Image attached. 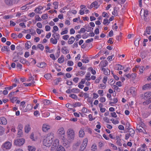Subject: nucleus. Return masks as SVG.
<instances>
[{"label": "nucleus", "instance_id": "39", "mask_svg": "<svg viewBox=\"0 0 151 151\" xmlns=\"http://www.w3.org/2000/svg\"><path fill=\"white\" fill-rule=\"evenodd\" d=\"M68 32V30L67 28H65L64 30L60 34L61 35H63L64 34H67Z\"/></svg>", "mask_w": 151, "mask_h": 151}, {"label": "nucleus", "instance_id": "51", "mask_svg": "<svg viewBox=\"0 0 151 151\" xmlns=\"http://www.w3.org/2000/svg\"><path fill=\"white\" fill-rule=\"evenodd\" d=\"M31 43L29 42V43H25L26 48L27 49H29L31 47Z\"/></svg>", "mask_w": 151, "mask_h": 151}, {"label": "nucleus", "instance_id": "55", "mask_svg": "<svg viewBox=\"0 0 151 151\" xmlns=\"http://www.w3.org/2000/svg\"><path fill=\"white\" fill-rule=\"evenodd\" d=\"M86 147H85V146H84L83 145H81L80 147L79 151H83Z\"/></svg>", "mask_w": 151, "mask_h": 151}, {"label": "nucleus", "instance_id": "53", "mask_svg": "<svg viewBox=\"0 0 151 151\" xmlns=\"http://www.w3.org/2000/svg\"><path fill=\"white\" fill-rule=\"evenodd\" d=\"M23 127L22 124H19L17 127L18 130H22Z\"/></svg>", "mask_w": 151, "mask_h": 151}, {"label": "nucleus", "instance_id": "61", "mask_svg": "<svg viewBox=\"0 0 151 151\" xmlns=\"http://www.w3.org/2000/svg\"><path fill=\"white\" fill-rule=\"evenodd\" d=\"M82 61L83 63H86L89 62V60L87 59H83L82 60Z\"/></svg>", "mask_w": 151, "mask_h": 151}, {"label": "nucleus", "instance_id": "6", "mask_svg": "<svg viewBox=\"0 0 151 151\" xmlns=\"http://www.w3.org/2000/svg\"><path fill=\"white\" fill-rule=\"evenodd\" d=\"M67 134L68 136V137L69 139H73L74 137V130L71 129H69L67 132Z\"/></svg>", "mask_w": 151, "mask_h": 151}, {"label": "nucleus", "instance_id": "3", "mask_svg": "<svg viewBox=\"0 0 151 151\" xmlns=\"http://www.w3.org/2000/svg\"><path fill=\"white\" fill-rule=\"evenodd\" d=\"M58 136L60 139L63 140L65 139V131L63 127H60L57 131Z\"/></svg>", "mask_w": 151, "mask_h": 151}, {"label": "nucleus", "instance_id": "8", "mask_svg": "<svg viewBox=\"0 0 151 151\" xmlns=\"http://www.w3.org/2000/svg\"><path fill=\"white\" fill-rule=\"evenodd\" d=\"M50 126L47 124H43L42 126V130L43 132H46L50 129Z\"/></svg>", "mask_w": 151, "mask_h": 151}, {"label": "nucleus", "instance_id": "44", "mask_svg": "<svg viewBox=\"0 0 151 151\" xmlns=\"http://www.w3.org/2000/svg\"><path fill=\"white\" fill-rule=\"evenodd\" d=\"M45 77L47 79H49L51 78V76L50 74H47L45 75Z\"/></svg>", "mask_w": 151, "mask_h": 151}, {"label": "nucleus", "instance_id": "16", "mask_svg": "<svg viewBox=\"0 0 151 151\" xmlns=\"http://www.w3.org/2000/svg\"><path fill=\"white\" fill-rule=\"evenodd\" d=\"M151 96V92L150 91L146 92L144 94V97L143 98L145 99H147L148 97Z\"/></svg>", "mask_w": 151, "mask_h": 151}, {"label": "nucleus", "instance_id": "19", "mask_svg": "<svg viewBox=\"0 0 151 151\" xmlns=\"http://www.w3.org/2000/svg\"><path fill=\"white\" fill-rule=\"evenodd\" d=\"M102 70L104 71V73L105 75H109L110 74V70L107 68H102Z\"/></svg>", "mask_w": 151, "mask_h": 151}, {"label": "nucleus", "instance_id": "60", "mask_svg": "<svg viewBox=\"0 0 151 151\" xmlns=\"http://www.w3.org/2000/svg\"><path fill=\"white\" fill-rule=\"evenodd\" d=\"M111 121H112V123L114 124H118L119 123V122L118 120H115L114 121V119H111Z\"/></svg>", "mask_w": 151, "mask_h": 151}, {"label": "nucleus", "instance_id": "54", "mask_svg": "<svg viewBox=\"0 0 151 151\" xmlns=\"http://www.w3.org/2000/svg\"><path fill=\"white\" fill-rule=\"evenodd\" d=\"M19 60V58L18 56H15L13 58V60L14 62H16Z\"/></svg>", "mask_w": 151, "mask_h": 151}, {"label": "nucleus", "instance_id": "15", "mask_svg": "<svg viewBox=\"0 0 151 151\" xmlns=\"http://www.w3.org/2000/svg\"><path fill=\"white\" fill-rule=\"evenodd\" d=\"M1 51L2 52L4 51L9 52L10 51L9 47L7 46H4L2 47L1 49Z\"/></svg>", "mask_w": 151, "mask_h": 151}, {"label": "nucleus", "instance_id": "20", "mask_svg": "<svg viewBox=\"0 0 151 151\" xmlns=\"http://www.w3.org/2000/svg\"><path fill=\"white\" fill-rule=\"evenodd\" d=\"M31 129V127L29 124L26 125L25 127V132L26 133H28Z\"/></svg>", "mask_w": 151, "mask_h": 151}, {"label": "nucleus", "instance_id": "30", "mask_svg": "<svg viewBox=\"0 0 151 151\" xmlns=\"http://www.w3.org/2000/svg\"><path fill=\"white\" fill-rule=\"evenodd\" d=\"M101 63L103 67H106L108 64V63L106 60H104L102 61L101 62Z\"/></svg>", "mask_w": 151, "mask_h": 151}, {"label": "nucleus", "instance_id": "4", "mask_svg": "<svg viewBox=\"0 0 151 151\" xmlns=\"http://www.w3.org/2000/svg\"><path fill=\"white\" fill-rule=\"evenodd\" d=\"M68 108V111H72L73 112H74L73 114L75 116H76V112H75V107H76L75 104H67L65 105Z\"/></svg>", "mask_w": 151, "mask_h": 151}, {"label": "nucleus", "instance_id": "23", "mask_svg": "<svg viewBox=\"0 0 151 151\" xmlns=\"http://www.w3.org/2000/svg\"><path fill=\"white\" fill-rule=\"evenodd\" d=\"M45 52H48L49 53H52L53 52V50H50L49 47L46 46L45 47Z\"/></svg>", "mask_w": 151, "mask_h": 151}, {"label": "nucleus", "instance_id": "28", "mask_svg": "<svg viewBox=\"0 0 151 151\" xmlns=\"http://www.w3.org/2000/svg\"><path fill=\"white\" fill-rule=\"evenodd\" d=\"M52 36L56 39L59 40L60 38V35L58 33H55L52 34Z\"/></svg>", "mask_w": 151, "mask_h": 151}, {"label": "nucleus", "instance_id": "25", "mask_svg": "<svg viewBox=\"0 0 151 151\" xmlns=\"http://www.w3.org/2000/svg\"><path fill=\"white\" fill-rule=\"evenodd\" d=\"M46 65V64L43 62H41L38 63L37 64V66L39 68H43Z\"/></svg>", "mask_w": 151, "mask_h": 151}, {"label": "nucleus", "instance_id": "18", "mask_svg": "<svg viewBox=\"0 0 151 151\" xmlns=\"http://www.w3.org/2000/svg\"><path fill=\"white\" fill-rule=\"evenodd\" d=\"M151 88V83L149 84H146L142 87V89L146 90V89H150Z\"/></svg>", "mask_w": 151, "mask_h": 151}, {"label": "nucleus", "instance_id": "34", "mask_svg": "<svg viewBox=\"0 0 151 151\" xmlns=\"http://www.w3.org/2000/svg\"><path fill=\"white\" fill-rule=\"evenodd\" d=\"M85 28L87 29L86 31L87 32H92L93 31L92 30H93V28H92L91 27H90L89 25L87 26H85Z\"/></svg>", "mask_w": 151, "mask_h": 151}, {"label": "nucleus", "instance_id": "37", "mask_svg": "<svg viewBox=\"0 0 151 151\" xmlns=\"http://www.w3.org/2000/svg\"><path fill=\"white\" fill-rule=\"evenodd\" d=\"M151 102V97L149 98L148 100H147L143 102V104L147 105Z\"/></svg>", "mask_w": 151, "mask_h": 151}, {"label": "nucleus", "instance_id": "27", "mask_svg": "<svg viewBox=\"0 0 151 151\" xmlns=\"http://www.w3.org/2000/svg\"><path fill=\"white\" fill-rule=\"evenodd\" d=\"M147 52L143 51L141 53L140 56L142 58H145L147 55Z\"/></svg>", "mask_w": 151, "mask_h": 151}, {"label": "nucleus", "instance_id": "42", "mask_svg": "<svg viewBox=\"0 0 151 151\" xmlns=\"http://www.w3.org/2000/svg\"><path fill=\"white\" fill-rule=\"evenodd\" d=\"M17 98L16 97H12L10 98V100L12 102L14 103L15 101L17 100Z\"/></svg>", "mask_w": 151, "mask_h": 151}, {"label": "nucleus", "instance_id": "2", "mask_svg": "<svg viewBox=\"0 0 151 151\" xmlns=\"http://www.w3.org/2000/svg\"><path fill=\"white\" fill-rule=\"evenodd\" d=\"M12 146V141H6L2 144L1 146V148L3 149L8 150L11 148Z\"/></svg>", "mask_w": 151, "mask_h": 151}, {"label": "nucleus", "instance_id": "57", "mask_svg": "<svg viewBox=\"0 0 151 151\" xmlns=\"http://www.w3.org/2000/svg\"><path fill=\"white\" fill-rule=\"evenodd\" d=\"M29 30V33L32 35H34L36 33L32 29H30Z\"/></svg>", "mask_w": 151, "mask_h": 151}, {"label": "nucleus", "instance_id": "22", "mask_svg": "<svg viewBox=\"0 0 151 151\" xmlns=\"http://www.w3.org/2000/svg\"><path fill=\"white\" fill-rule=\"evenodd\" d=\"M58 39H54L53 38H51L50 39V42L52 44L55 45L58 42Z\"/></svg>", "mask_w": 151, "mask_h": 151}, {"label": "nucleus", "instance_id": "31", "mask_svg": "<svg viewBox=\"0 0 151 151\" xmlns=\"http://www.w3.org/2000/svg\"><path fill=\"white\" fill-rule=\"evenodd\" d=\"M85 133L84 131L83 130H80L79 132V136L80 137H83Z\"/></svg>", "mask_w": 151, "mask_h": 151}, {"label": "nucleus", "instance_id": "14", "mask_svg": "<svg viewBox=\"0 0 151 151\" xmlns=\"http://www.w3.org/2000/svg\"><path fill=\"white\" fill-rule=\"evenodd\" d=\"M32 109V106L31 104H28L26 108L24 109V111L27 112L28 111H29L31 110Z\"/></svg>", "mask_w": 151, "mask_h": 151}, {"label": "nucleus", "instance_id": "12", "mask_svg": "<svg viewBox=\"0 0 151 151\" xmlns=\"http://www.w3.org/2000/svg\"><path fill=\"white\" fill-rule=\"evenodd\" d=\"M61 52L64 54H66L69 52L68 48L66 47H63L61 48Z\"/></svg>", "mask_w": 151, "mask_h": 151}, {"label": "nucleus", "instance_id": "62", "mask_svg": "<svg viewBox=\"0 0 151 151\" xmlns=\"http://www.w3.org/2000/svg\"><path fill=\"white\" fill-rule=\"evenodd\" d=\"M41 18L43 19H47V14H43L41 17Z\"/></svg>", "mask_w": 151, "mask_h": 151}, {"label": "nucleus", "instance_id": "10", "mask_svg": "<svg viewBox=\"0 0 151 151\" xmlns=\"http://www.w3.org/2000/svg\"><path fill=\"white\" fill-rule=\"evenodd\" d=\"M148 11L147 10H144V14L142 16V18L146 21H147L149 20L148 16Z\"/></svg>", "mask_w": 151, "mask_h": 151}, {"label": "nucleus", "instance_id": "58", "mask_svg": "<svg viewBox=\"0 0 151 151\" xmlns=\"http://www.w3.org/2000/svg\"><path fill=\"white\" fill-rule=\"evenodd\" d=\"M102 16L104 17H107L108 18L109 17V16L108 14L107 13L105 12H104L103 13Z\"/></svg>", "mask_w": 151, "mask_h": 151}, {"label": "nucleus", "instance_id": "9", "mask_svg": "<svg viewBox=\"0 0 151 151\" xmlns=\"http://www.w3.org/2000/svg\"><path fill=\"white\" fill-rule=\"evenodd\" d=\"M19 0H5V3L7 5H11L17 2Z\"/></svg>", "mask_w": 151, "mask_h": 151}, {"label": "nucleus", "instance_id": "50", "mask_svg": "<svg viewBox=\"0 0 151 151\" xmlns=\"http://www.w3.org/2000/svg\"><path fill=\"white\" fill-rule=\"evenodd\" d=\"M53 30L52 32L53 33H55L56 31H57L58 30V27L56 26H54L53 27Z\"/></svg>", "mask_w": 151, "mask_h": 151}, {"label": "nucleus", "instance_id": "33", "mask_svg": "<svg viewBox=\"0 0 151 151\" xmlns=\"http://www.w3.org/2000/svg\"><path fill=\"white\" fill-rule=\"evenodd\" d=\"M98 5V3L96 1L92 3L90 6V9H91L93 7H95L96 6H97Z\"/></svg>", "mask_w": 151, "mask_h": 151}, {"label": "nucleus", "instance_id": "24", "mask_svg": "<svg viewBox=\"0 0 151 151\" xmlns=\"http://www.w3.org/2000/svg\"><path fill=\"white\" fill-rule=\"evenodd\" d=\"M75 38L73 37H71L68 41V43L69 44H73L75 41Z\"/></svg>", "mask_w": 151, "mask_h": 151}, {"label": "nucleus", "instance_id": "1", "mask_svg": "<svg viewBox=\"0 0 151 151\" xmlns=\"http://www.w3.org/2000/svg\"><path fill=\"white\" fill-rule=\"evenodd\" d=\"M54 137V134L52 132H50L48 134L45 136L43 140V145L45 146L50 147L53 142Z\"/></svg>", "mask_w": 151, "mask_h": 151}, {"label": "nucleus", "instance_id": "38", "mask_svg": "<svg viewBox=\"0 0 151 151\" xmlns=\"http://www.w3.org/2000/svg\"><path fill=\"white\" fill-rule=\"evenodd\" d=\"M57 151H65L64 148L62 146L59 145V147H58Z\"/></svg>", "mask_w": 151, "mask_h": 151}, {"label": "nucleus", "instance_id": "21", "mask_svg": "<svg viewBox=\"0 0 151 151\" xmlns=\"http://www.w3.org/2000/svg\"><path fill=\"white\" fill-rule=\"evenodd\" d=\"M64 57L63 55H61L58 59V62L60 63H61L64 62Z\"/></svg>", "mask_w": 151, "mask_h": 151}, {"label": "nucleus", "instance_id": "47", "mask_svg": "<svg viewBox=\"0 0 151 151\" xmlns=\"http://www.w3.org/2000/svg\"><path fill=\"white\" fill-rule=\"evenodd\" d=\"M73 63L71 60H69L68 61L67 65L68 66H73Z\"/></svg>", "mask_w": 151, "mask_h": 151}, {"label": "nucleus", "instance_id": "43", "mask_svg": "<svg viewBox=\"0 0 151 151\" xmlns=\"http://www.w3.org/2000/svg\"><path fill=\"white\" fill-rule=\"evenodd\" d=\"M35 19L36 21H40L42 20V19L39 15H36L35 17Z\"/></svg>", "mask_w": 151, "mask_h": 151}, {"label": "nucleus", "instance_id": "35", "mask_svg": "<svg viewBox=\"0 0 151 151\" xmlns=\"http://www.w3.org/2000/svg\"><path fill=\"white\" fill-rule=\"evenodd\" d=\"M28 150L29 151H35V148L34 146H28Z\"/></svg>", "mask_w": 151, "mask_h": 151}, {"label": "nucleus", "instance_id": "59", "mask_svg": "<svg viewBox=\"0 0 151 151\" xmlns=\"http://www.w3.org/2000/svg\"><path fill=\"white\" fill-rule=\"evenodd\" d=\"M37 26L39 28L41 29L42 27V24L40 22H38L36 24Z\"/></svg>", "mask_w": 151, "mask_h": 151}, {"label": "nucleus", "instance_id": "5", "mask_svg": "<svg viewBox=\"0 0 151 151\" xmlns=\"http://www.w3.org/2000/svg\"><path fill=\"white\" fill-rule=\"evenodd\" d=\"M24 142L25 139L23 138L18 139L14 140V145L17 146H21L24 144Z\"/></svg>", "mask_w": 151, "mask_h": 151}, {"label": "nucleus", "instance_id": "41", "mask_svg": "<svg viewBox=\"0 0 151 151\" xmlns=\"http://www.w3.org/2000/svg\"><path fill=\"white\" fill-rule=\"evenodd\" d=\"M58 3L57 2H55L53 3L54 6V8L55 9H57L58 8Z\"/></svg>", "mask_w": 151, "mask_h": 151}, {"label": "nucleus", "instance_id": "11", "mask_svg": "<svg viewBox=\"0 0 151 151\" xmlns=\"http://www.w3.org/2000/svg\"><path fill=\"white\" fill-rule=\"evenodd\" d=\"M7 123V121L5 118L4 117H1L0 118V124L5 125Z\"/></svg>", "mask_w": 151, "mask_h": 151}, {"label": "nucleus", "instance_id": "40", "mask_svg": "<svg viewBox=\"0 0 151 151\" xmlns=\"http://www.w3.org/2000/svg\"><path fill=\"white\" fill-rule=\"evenodd\" d=\"M91 150L93 151L96 150L97 149V147L95 144H93L91 147Z\"/></svg>", "mask_w": 151, "mask_h": 151}, {"label": "nucleus", "instance_id": "26", "mask_svg": "<svg viewBox=\"0 0 151 151\" xmlns=\"http://www.w3.org/2000/svg\"><path fill=\"white\" fill-rule=\"evenodd\" d=\"M151 27L150 26L147 27L146 28V30L145 32L148 35H150V34Z\"/></svg>", "mask_w": 151, "mask_h": 151}, {"label": "nucleus", "instance_id": "56", "mask_svg": "<svg viewBox=\"0 0 151 151\" xmlns=\"http://www.w3.org/2000/svg\"><path fill=\"white\" fill-rule=\"evenodd\" d=\"M34 114L36 116H38L40 115V114L39 113V111L37 110H36L34 112Z\"/></svg>", "mask_w": 151, "mask_h": 151}, {"label": "nucleus", "instance_id": "17", "mask_svg": "<svg viewBox=\"0 0 151 151\" xmlns=\"http://www.w3.org/2000/svg\"><path fill=\"white\" fill-rule=\"evenodd\" d=\"M25 102L24 101H22L20 104L19 106L20 109L22 110H24V108L25 107Z\"/></svg>", "mask_w": 151, "mask_h": 151}, {"label": "nucleus", "instance_id": "36", "mask_svg": "<svg viewBox=\"0 0 151 151\" xmlns=\"http://www.w3.org/2000/svg\"><path fill=\"white\" fill-rule=\"evenodd\" d=\"M5 129L1 126L0 125V135H2L4 133Z\"/></svg>", "mask_w": 151, "mask_h": 151}, {"label": "nucleus", "instance_id": "48", "mask_svg": "<svg viewBox=\"0 0 151 151\" xmlns=\"http://www.w3.org/2000/svg\"><path fill=\"white\" fill-rule=\"evenodd\" d=\"M37 47L41 50H44V46L41 44H39L37 45Z\"/></svg>", "mask_w": 151, "mask_h": 151}, {"label": "nucleus", "instance_id": "52", "mask_svg": "<svg viewBox=\"0 0 151 151\" xmlns=\"http://www.w3.org/2000/svg\"><path fill=\"white\" fill-rule=\"evenodd\" d=\"M110 22L109 21L108 19H104L103 23L104 25L106 24L107 23H109Z\"/></svg>", "mask_w": 151, "mask_h": 151}, {"label": "nucleus", "instance_id": "13", "mask_svg": "<svg viewBox=\"0 0 151 151\" xmlns=\"http://www.w3.org/2000/svg\"><path fill=\"white\" fill-rule=\"evenodd\" d=\"M43 9V7L41 6H40L36 8L35 10V12L37 13L41 14L42 13V12L41 11Z\"/></svg>", "mask_w": 151, "mask_h": 151}, {"label": "nucleus", "instance_id": "49", "mask_svg": "<svg viewBox=\"0 0 151 151\" xmlns=\"http://www.w3.org/2000/svg\"><path fill=\"white\" fill-rule=\"evenodd\" d=\"M36 32L38 34L40 35L43 32V30L42 29H40L37 28L36 29Z\"/></svg>", "mask_w": 151, "mask_h": 151}, {"label": "nucleus", "instance_id": "7", "mask_svg": "<svg viewBox=\"0 0 151 151\" xmlns=\"http://www.w3.org/2000/svg\"><path fill=\"white\" fill-rule=\"evenodd\" d=\"M53 142L52 145L51 147V150L52 151L54 150L56 147H58L59 144V141L58 139H55Z\"/></svg>", "mask_w": 151, "mask_h": 151}, {"label": "nucleus", "instance_id": "64", "mask_svg": "<svg viewBox=\"0 0 151 151\" xmlns=\"http://www.w3.org/2000/svg\"><path fill=\"white\" fill-rule=\"evenodd\" d=\"M69 37V36L68 35H65L63 36V38L65 40H68Z\"/></svg>", "mask_w": 151, "mask_h": 151}, {"label": "nucleus", "instance_id": "46", "mask_svg": "<svg viewBox=\"0 0 151 151\" xmlns=\"http://www.w3.org/2000/svg\"><path fill=\"white\" fill-rule=\"evenodd\" d=\"M88 139L87 138H85L83 140V145H84V146H85V147H86V146L87 145V142H88Z\"/></svg>", "mask_w": 151, "mask_h": 151}, {"label": "nucleus", "instance_id": "63", "mask_svg": "<svg viewBox=\"0 0 151 151\" xmlns=\"http://www.w3.org/2000/svg\"><path fill=\"white\" fill-rule=\"evenodd\" d=\"M11 36L14 39H16L17 38V35L15 33H12L11 34Z\"/></svg>", "mask_w": 151, "mask_h": 151}, {"label": "nucleus", "instance_id": "29", "mask_svg": "<svg viewBox=\"0 0 151 151\" xmlns=\"http://www.w3.org/2000/svg\"><path fill=\"white\" fill-rule=\"evenodd\" d=\"M129 134L131 136H133L135 133L134 131L132 129H129Z\"/></svg>", "mask_w": 151, "mask_h": 151}, {"label": "nucleus", "instance_id": "45", "mask_svg": "<svg viewBox=\"0 0 151 151\" xmlns=\"http://www.w3.org/2000/svg\"><path fill=\"white\" fill-rule=\"evenodd\" d=\"M17 135L19 137H21L23 135L22 130H18Z\"/></svg>", "mask_w": 151, "mask_h": 151}, {"label": "nucleus", "instance_id": "32", "mask_svg": "<svg viewBox=\"0 0 151 151\" xmlns=\"http://www.w3.org/2000/svg\"><path fill=\"white\" fill-rule=\"evenodd\" d=\"M141 39L139 38H138L135 40L134 42V44L136 46H138L139 45V42L140 40Z\"/></svg>", "mask_w": 151, "mask_h": 151}]
</instances>
